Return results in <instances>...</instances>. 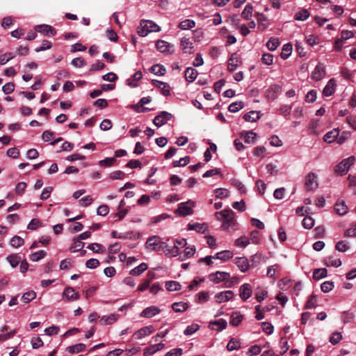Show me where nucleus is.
Returning <instances> with one entry per match:
<instances>
[{
	"label": "nucleus",
	"instance_id": "nucleus-41",
	"mask_svg": "<svg viewBox=\"0 0 356 356\" xmlns=\"http://www.w3.org/2000/svg\"><path fill=\"white\" fill-rule=\"evenodd\" d=\"M310 14L307 9H302L295 14V19L298 21H305L309 18Z\"/></svg>",
	"mask_w": 356,
	"mask_h": 356
},
{
	"label": "nucleus",
	"instance_id": "nucleus-35",
	"mask_svg": "<svg viewBox=\"0 0 356 356\" xmlns=\"http://www.w3.org/2000/svg\"><path fill=\"white\" fill-rule=\"evenodd\" d=\"M86 345L83 343H77L75 345L70 346L67 348V351L70 353H78L85 350Z\"/></svg>",
	"mask_w": 356,
	"mask_h": 356
},
{
	"label": "nucleus",
	"instance_id": "nucleus-12",
	"mask_svg": "<svg viewBox=\"0 0 356 356\" xmlns=\"http://www.w3.org/2000/svg\"><path fill=\"white\" fill-rule=\"evenodd\" d=\"M230 274L225 271H217L215 273L209 275V280L215 283H220L222 281L228 280Z\"/></svg>",
	"mask_w": 356,
	"mask_h": 356
},
{
	"label": "nucleus",
	"instance_id": "nucleus-45",
	"mask_svg": "<svg viewBox=\"0 0 356 356\" xmlns=\"http://www.w3.org/2000/svg\"><path fill=\"white\" fill-rule=\"evenodd\" d=\"M46 252L44 250H39L32 253L29 256V259L32 261H38L43 259L46 256Z\"/></svg>",
	"mask_w": 356,
	"mask_h": 356
},
{
	"label": "nucleus",
	"instance_id": "nucleus-44",
	"mask_svg": "<svg viewBox=\"0 0 356 356\" xmlns=\"http://www.w3.org/2000/svg\"><path fill=\"white\" fill-rule=\"evenodd\" d=\"M85 243L80 241L78 238L74 239L73 245L70 248V250L72 252H76L79 250H81V249L83 248Z\"/></svg>",
	"mask_w": 356,
	"mask_h": 356
},
{
	"label": "nucleus",
	"instance_id": "nucleus-43",
	"mask_svg": "<svg viewBox=\"0 0 356 356\" xmlns=\"http://www.w3.org/2000/svg\"><path fill=\"white\" fill-rule=\"evenodd\" d=\"M240 348H241L240 341L238 339H234V338L231 339L227 345V348L229 351L238 350Z\"/></svg>",
	"mask_w": 356,
	"mask_h": 356
},
{
	"label": "nucleus",
	"instance_id": "nucleus-30",
	"mask_svg": "<svg viewBox=\"0 0 356 356\" xmlns=\"http://www.w3.org/2000/svg\"><path fill=\"white\" fill-rule=\"evenodd\" d=\"M188 230H195L198 232L204 233L207 229V225L204 223H189L188 225Z\"/></svg>",
	"mask_w": 356,
	"mask_h": 356
},
{
	"label": "nucleus",
	"instance_id": "nucleus-62",
	"mask_svg": "<svg viewBox=\"0 0 356 356\" xmlns=\"http://www.w3.org/2000/svg\"><path fill=\"white\" fill-rule=\"evenodd\" d=\"M314 225V220L311 216H306L302 220V226L305 229H311Z\"/></svg>",
	"mask_w": 356,
	"mask_h": 356
},
{
	"label": "nucleus",
	"instance_id": "nucleus-4",
	"mask_svg": "<svg viewBox=\"0 0 356 356\" xmlns=\"http://www.w3.org/2000/svg\"><path fill=\"white\" fill-rule=\"evenodd\" d=\"M146 248L150 251H160L162 248H166V243L161 241L159 236H152L147 239Z\"/></svg>",
	"mask_w": 356,
	"mask_h": 356
},
{
	"label": "nucleus",
	"instance_id": "nucleus-5",
	"mask_svg": "<svg viewBox=\"0 0 356 356\" xmlns=\"http://www.w3.org/2000/svg\"><path fill=\"white\" fill-rule=\"evenodd\" d=\"M355 161V157L354 156H349L348 158L342 160L336 165L335 172L341 175L346 174L351 165L354 164Z\"/></svg>",
	"mask_w": 356,
	"mask_h": 356
},
{
	"label": "nucleus",
	"instance_id": "nucleus-42",
	"mask_svg": "<svg viewBox=\"0 0 356 356\" xmlns=\"http://www.w3.org/2000/svg\"><path fill=\"white\" fill-rule=\"evenodd\" d=\"M187 308V303L183 302H175L172 305V309L175 312H183L186 311Z\"/></svg>",
	"mask_w": 356,
	"mask_h": 356
},
{
	"label": "nucleus",
	"instance_id": "nucleus-31",
	"mask_svg": "<svg viewBox=\"0 0 356 356\" xmlns=\"http://www.w3.org/2000/svg\"><path fill=\"white\" fill-rule=\"evenodd\" d=\"M165 286L169 291H177L181 289V284L177 281H167Z\"/></svg>",
	"mask_w": 356,
	"mask_h": 356
},
{
	"label": "nucleus",
	"instance_id": "nucleus-26",
	"mask_svg": "<svg viewBox=\"0 0 356 356\" xmlns=\"http://www.w3.org/2000/svg\"><path fill=\"white\" fill-rule=\"evenodd\" d=\"M150 72L156 76H163L165 74V67L160 64H156L151 67Z\"/></svg>",
	"mask_w": 356,
	"mask_h": 356
},
{
	"label": "nucleus",
	"instance_id": "nucleus-61",
	"mask_svg": "<svg viewBox=\"0 0 356 356\" xmlns=\"http://www.w3.org/2000/svg\"><path fill=\"white\" fill-rule=\"evenodd\" d=\"M316 306H317L316 296L315 295L310 296V297L309 298V299L306 303L305 307L307 309H312V308H315Z\"/></svg>",
	"mask_w": 356,
	"mask_h": 356
},
{
	"label": "nucleus",
	"instance_id": "nucleus-58",
	"mask_svg": "<svg viewBox=\"0 0 356 356\" xmlns=\"http://www.w3.org/2000/svg\"><path fill=\"white\" fill-rule=\"evenodd\" d=\"M257 18L259 26H262L263 29H266L269 25L267 17L262 13H257Z\"/></svg>",
	"mask_w": 356,
	"mask_h": 356
},
{
	"label": "nucleus",
	"instance_id": "nucleus-53",
	"mask_svg": "<svg viewBox=\"0 0 356 356\" xmlns=\"http://www.w3.org/2000/svg\"><path fill=\"white\" fill-rule=\"evenodd\" d=\"M216 197L218 199H223L229 196V191L226 188H216L214 190Z\"/></svg>",
	"mask_w": 356,
	"mask_h": 356
},
{
	"label": "nucleus",
	"instance_id": "nucleus-22",
	"mask_svg": "<svg viewBox=\"0 0 356 356\" xmlns=\"http://www.w3.org/2000/svg\"><path fill=\"white\" fill-rule=\"evenodd\" d=\"M339 134L338 129H333L332 131H328L323 136V140L327 143H331L336 141Z\"/></svg>",
	"mask_w": 356,
	"mask_h": 356
},
{
	"label": "nucleus",
	"instance_id": "nucleus-37",
	"mask_svg": "<svg viewBox=\"0 0 356 356\" xmlns=\"http://www.w3.org/2000/svg\"><path fill=\"white\" fill-rule=\"evenodd\" d=\"M161 250H163L167 256L176 257L179 254L177 246L170 247L167 243L166 248H162Z\"/></svg>",
	"mask_w": 356,
	"mask_h": 356
},
{
	"label": "nucleus",
	"instance_id": "nucleus-14",
	"mask_svg": "<svg viewBox=\"0 0 356 356\" xmlns=\"http://www.w3.org/2000/svg\"><path fill=\"white\" fill-rule=\"evenodd\" d=\"M252 293V287L250 284H242L239 288V296L243 300H247Z\"/></svg>",
	"mask_w": 356,
	"mask_h": 356
},
{
	"label": "nucleus",
	"instance_id": "nucleus-21",
	"mask_svg": "<svg viewBox=\"0 0 356 356\" xmlns=\"http://www.w3.org/2000/svg\"><path fill=\"white\" fill-rule=\"evenodd\" d=\"M197 74V71L191 67H187L184 72L185 79L189 83L193 82L196 79Z\"/></svg>",
	"mask_w": 356,
	"mask_h": 356
},
{
	"label": "nucleus",
	"instance_id": "nucleus-1",
	"mask_svg": "<svg viewBox=\"0 0 356 356\" xmlns=\"http://www.w3.org/2000/svg\"><path fill=\"white\" fill-rule=\"evenodd\" d=\"M215 216L217 220L222 221V229L228 232H234L237 229V223L234 218V213L231 209H225L216 212Z\"/></svg>",
	"mask_w": 356,
	"mask_h": 356
},
{
	"label": "nucleus",
	"instance_id": "nucleus-32",
	"mask_svg": "<svg viewBox=\"0 0 356 356\" xmlns=\"http://www.w3.org/2000/svg\"><path fill=\"white\" fill-rule=\"evenodd\" d=\"M334 209L336 212L340 215L343 216L348 212V207L343 202H338L335 204Z\"/></svg>",
	"mask_w": 356,
	"mask_h": 356
},
{
	"label": "nucleus",
	"instance_id": "nucleus-59",
	"mask_svg": "<svg viewBox=\"0 0 356 356\" xmlns=\"http://www.w3.org/2000/svg\"><path fill=\"white\" fill-rule=\"evenodd\" d=\"M334 288V283L331 281H325L321 285V289L324 293L331 291Z\"/></svg>",
	"mask_w": 356,
	"mask_h": 356
},
{
	"label": "nucleus",
	"instance_id": "nucleus-11",
	"mask_svg": "<svg viewBox=\"0 0 356 356\" xmlns=\"http://www.w3.org/2000/svg\"><path fill=\"white\" fill-rule=\"evenodd\" d=\"M234 296V293L231 290L221 291L215 295L214 298L218 303H222L232 300Z\"/></svg>",
	"mask_w": 356,
	"mask_h": 356
},
{
	"label": "nucleus",
	"instance_id": "nucleus-56",
	"mask_svg": "<svg viewBox=\"0 0 356 356\" xmlns=\"http://www.w3.org/2000/svg\"><path fill=\"white\" fill-rule=\"evenodd\" d=\"M24 240L19 236H14L10 239V245L13 248H19V247L22 246L24 244Z\"/></svg>",
	"mask_w": 356,
	"mask_h": 356
},
{
	"label": "nucleus",
	"instance_id": "nucleus-2",
	"mask_svg": "<svg viewBox=\"0 0 356 356\" xmlns=\"http://www.w3.org/2000/svg\"><path fill=\"white\" fill-rule=\"evenodd\" d=\"M160 31L161 28L151 20H142L138 28V33L141 37H145L151 32H159Z\"/></svg>",
	"mask_w": 356,
	"mask_h": 356
},
{
	"label": "nucleus",
	"instance_id": "nucleus-27",
	"mask_svg": "<svg viewBox=\"0 0 356 356\" xmlns=\"http://www.w3.org/2000/svg\"><path fill=\"white\" fill-rule=\"evenodd\" d=\"M147 264L146 263H141L138 266L130 270V274L134 276H138L144 273L147 269Z\"/></svg>",
	"mask_w": 356,
	"mask_h": 356
},
{
	"label": "nucleus",
	"instance_id": "nucleus-55",
	"mask_svg": "<svg viewBox=\"0 0 356 356\" xmlns=\"http://www.w3.org/2000/svg\"><path fill=\"white\" fill-rule=\"evenodd\" d=\"M231 182H232V184L238 189V191L240 193L243 194L246 192L245 186L238 179H233L231 181Z\"/></svg>",
	"mask_w": 356,
	"mask_h": 356
},
{
	"label": "nucleus",
	"instance_id": "nucleus-48",
	"mask_svg": "<svg viewBox=\"0 0 356 356\" xmlns=\"http://www.w3.org/2000/svg\"><path fill=\"white\" fill-rule=\"evenodd\" d=\"M355 318V314L350 311L343 312L341 314V320L344 323H351Z\"/></svg>",
	"mask_w": 356,
	"mask_h": 356
},
{
	"label": "nucleus",
	"instance_id": "nucleus-51",
	"mask_svg": "<svg viewBox=\"0 0 356 356\" xmlns=\"http://www.w3.org/2000/svg\"><path fill=\"white\" fill-rule=\"evenodd\" d=\"M350 246L348 242L346 241H340L337 243L335 248L337 251L345 252L349 249Z\"/></svg>",
	"mask_w": 356,
	"mask_h": 356
},
{
	"label": "nucleus",
	"instance_id": "nucleus-40",
	"mask_svg": "<svg viewBox=\"0 0 356 356\" xmlns=\"http://www.w3.org/2000/svg\"><path fill=\"white\" fill-rule=\"evenodd\" d=\"M36 298V293L31 290L29 291L22 296V300L24 303H29L31 300H34Z\"/></svg>",
	"mask_w": 356,
	"mask_h": 356
},
{
	"label": "nucleus",
	"instance_id": "nucleus-18",
	"mask_svg": "<svg viewBox=\"0 0 356 356\" xmlns=\"http://www.w3.org/2000/svg\"><path fill=\"white\" fill-rule=\"evenodd\" d=\"M336 86L335 81L333 79H330L323 90V95L330 97L333 95L336 90Z\"/></svg>",
	"mask_w": 356,
	"mask_h": 356
},
{
	"label": "nucleus",
	"instance_id": "nucleus-8",
	"mask_svg": "<svg viewBox=\"0 0 356 356\" xmlns=\"http://www.w3.org/2000/svg\"><path fill=\"white\" fill-rule=\"evenodd\" d=\"M35 30L47 37H52L56 34V31L51 26L44 24L36 25Z\"/></svg>",
	"mask_w": 356,
	"mask_h": 356
},
{
	"label": "nucleus",
	"instance_id": "nucleus-24",
	"mask_svg": "<svg viewBox=\"0 0 356 356\" xmlns=\"http://www.w3.org/2000/svg\"><path fill=\"white\" fill-rule=\"evenodd\" d=\"M118 318V315L116 314H111L107 316H103L99 322L102 325H111L114 323Z\"/></svg>",
	"mask_w": 356,
	"mask_h": 356
},
{
	"label": "nucleus",
	"instance_id": "nucleus-54",
	"mask_svg": "<svg viewBox=\"0 0 356 356\" xmlns=\"http://www.w3.org/2000/svg\"><path fill=\"white\" fill-rule=\"evenodd\" d=\"M87 248L90 250H92L95 253L103 252L104 250V247L101 244L97 243H93L89 244L87 246Z\"/></svg>",
	"mask_w": 356,
	"mask_h": 356
},
{
	"label": "nucleus",
	"instance_id": "nucleus-28",
	"mask_svg": "<svg viewBox=\"0 0 356 356\" xmlns=\"http://www.w3.org/2000/svg\"><path fill=\"white\" fill-rule=\"evenodd\" d=\"M195 22L193 19H185L184 21H181L179 24L178 27L181 30H189L195 27Z\"/></svg>",
	"mask_w": 356,
	"mask_h": 356
},
{
	"label": "nucleus",
	"instance_id": "nucleus-57",
	"mask_svg": "<svg viewBox=\"0 0 356 356\" xmlns=\"http://www.w3.org/2000/svg\"><path fill=\"white\" fill-rule=\"evenodd\" d=\"M52 47V43L47 40H44L42 42V44L40 47L35 48V52H40L42 51H45L47 49H49Z\"/></svg>",
	"mask_w": 356,
	"mask_h": 356
},
{
	"label": "nucleus",
	"instance_id": "nucleus-36",
	"mask_svg": "<svg viewBox=\"0 0 356 356\" xmlns=\"http://www.w3.org/2000/svg\"><path fill=\"white\" fill-rule=\"evenodd\" d=\"M325 264L327 266L339 267L341 265V261L339 259L327 257L325 258Z\"/></svg>",
	"mask_w": 356,
	"mask_h": 356
},
{
	"label": "nucleus",
	"instance_id": "nucleus-20",
	"mask_svg": "<svg viewBox=\"0 0 356 356\" xmlns=\"http://www.w3.org/2000/svg\"><path fill=\"white\" fill-rule=\"evenodd\" d=\"M181 47L185 54H192L193 52V45L189 38H183L181 40Z\"/></svg>",
	"mask_w": 356,
	"mask_h": 356
},
{
	"label": "nucleus",
	"instance_id": "nucleus-52",
	"mask_svg": "<svg viewBox=\"0 0 356 356\" xmlns=\"http://www.w3.org/2000/svg\"><path fill=\"white\" fill-rule=\"evenodd\" d=\"M200 329V325L196 323H193L186 327L184 331V334L186 336L192 335Z\"/></svg>",
	"mask_w": 356,
	"mask_h": 356
},
{
	"label": "nucleus",
	"instance_id": "nucleus-6",
	"mask_svg": "<svg viewBox=\"0 0 356 356\" xmlns=\"http://www.w3.org/2000/svg\"><path fill=\"white\" fill-rule=\"evenodd\" d=\"M172 115L167 111H161L153 120V123L157 127H160L171 120Z\"/></svg>",
	"mask_w": 356,
	"mask_h": 356
},
{
	"label": "nucleus",
	"instance_id": "nucleus-47",
	"mask_svg": "<svg viewBox=\"0 0 356 356\" xmlns=\"http://www.w3.org/2000/svg\"><path fill=\"white\" fill-rule=\"evenodd\" d=\"M196 249L194 245L186 247L183 256H180L181 260L193 257L195 253Z\"/></svg>",
	"mask_w": 356,
	"mask_h": 356
},
{
	"label": "nucleus",
	"instance_id": "nucleus-3",
	"mask_svg": "<svg viewBox=\"0 0 356 356\" xmlns=\"http://www.w3.org/2000/svg\"><path fill=\"white\" fill-rule=\"evenodd\" d=\"M195 206V202L191 200H188L185 202H181L178 204V207L175 210V213L181 217L192 215Z\"/></svg>",
	"mask_w": 356,
	"mask_h": 356
},
{
	"label": "nucleus",
	"instance_id": "nucleus-33",
	"mask_svg": "<svg viewBox=\"0 0 356 356\" xmlns=\"http://www.w3.org/2000/svg\"><path fill=\"white\" fill-rule=\"evenodd\" d=\"M327 270L326 268H316L314 270L313 278L315 280H319L327 277Z\"/></svg>",
	"mask_w": 356,
	"mask_h": 356
},
{
	"label": "nucleus",
	"instance_id": "nucleus-46",
	"mask_svg": "<svg viewBox=\"0 0 356 356\" xmlns=\"http://www.w3.org/2000/svg\"><path fill=\"white\" fill-rule=\"evenodd\" d=\"M250 243V239L245 236L239 237L237 239H236V241H235V245L237 247H240V248H245V247L248 246Z\"/></svg>",
	"mask_w": 356,
	"mask_h": 356
},
{
	"label": "nucleus",
	"instance_id": "nucleus-19",
	"mask_svg": "<svg viewBox=\"0 0 356 356\" xmlns=\"http://www.w3.org/2000/svg\"><path fill=\"white\" fill-rule=\"evenodd\" d=\"M161 312V309L155 306L146 307L141 312L140 316L145 318H152Z\"/></svg>",
	"mask_w": 356,
	"mask_h": 356
},
{
	"label": "nucleus",
	"instance_id": "nucleus-17",
	"mask_svg": "<svg viewBox=\"0 0 356 356\" xmlns=\"http://www.w3.org/2000/svg\"><path fill=\"white\" fill-rule=\"evenodd\" d=\"M153 331L154 330L152 326H145L136 331L134 334L133 337L137 339H142L144 337L150 335Z\"/></svg>",
	"mask_w": 356,
	"mask_h": 356
},
{
	"label": "nucleus",
	"instance_id": "nucleus-39",
	"mask_svg": "<svg viewBox=\"0 0 356 356\" xmlns=\"http://www.w3.org/2000/svg\"><path fill=\"white\" fill-rule=\"evenodd\" d=\"M292 52V45L289 43L285 44L282 47V51L280 56L283 59H287Z\"/></svg>",
	"mask_w": 356,
	"mask_h": 356
},
{
	"label": "nucleus",
	"instance_id": "nucleus-7",
	"mask_svg": "<svg viewBox=\"0 0 356 356\" xmlns=\"http://www.w3.org/2000/svg\"><path fill=\"white\" fill-rule=\"evenodd\" d=\"M305 187L309 191H314L318 188V179L316 174L314 172L309 173L305 177Z\"/></svg>",
	"mask_w": 356,
	"mask_h": 356
},
{
	"label": "nucleus",
	"instance_id": "nucleus-13",
	"mask_svg": "<svg viewBox=\"0 0 356 356\" xmlns=\"http://www.w3.org/2000/svg\"><path fill=\"white\" fill-rule=\"evenodd\" d=\"M63 298H65L67 301H74L79 298V294L76 292L73 287H66L62 294Z\"/></svg>",
	"mask_w": 356,
	"mask_h": 356
},
{
	"label": "nucleus",
	"instance_id": "nucleus-60",
	"mask_svg": "<svg viewBox=\"0 0 356 356\" xmlns=\"http://www.w3.org/2000/svg\"><path fill=\"white\" fill-rule=\"evenodd\" d=\"M189 161H190V157L188 156H186L183 158H181L179 160L175 161L173 162V166L175 168L185 166L189 163Z\"/></svg>",
	"mask_w": 356,
	"mask_h": 356
},
{
	"label": "nucleus",
	"instance_id": "nucleus-10",
	"mask_svg": "<svg viewBox=\"0 0 356 356\" xmlns=\"http://www.w3.org/2000/svg\"><path fill=\"white\" fill-rule=\"evenodd\" d=\"M156 47L157 50L163 54H172L174 51V46L163 40L156 41Z\"/></svg>",
	"mask_w": 356,
	"mask_h": 356
},
{
	"label": "nucleus",
	"instance_id": "nucleus-9",
	"mask_svg": "<svg viewBox=\"0 0 356 356\" xmlns=\"http://www.w3.org/2000/svg\"><path fill=\"white\" fill-rule=\"evenodd\" d=\"M280 92L281 86L277 84H273L266 90L265 96L268 100L273 101L277 98Z\"/></svg>",
	"mask_w": 356,
	"mask_h": 356
},
{
	"label": "nucleus",
	"instance_id": "nucleus-16",
	"mask_svg": "<svg viewBox=\"0 0 356 356\" xmlns=\"http://www.w3.org/2000/svg\"><path fill=\"white\" fill-rule=\"evenodd\" d=\"M325 67L321 64H318L316 66L315 69L312 72L311 77L315 81H320L325 76Z\"/></svg>",
	"mask_w": 356,
	"mask_h": 356
},
{
	"label": "nucleus",
	"instance_id": "nucleus-25",
	"mask_svg": "<svg viewBox=\"0 0 356 356\" xmlns=\"http://www.w3.org/2000/svg\"><path fill=\"white\" fill-rule=\"evenodd\" d=\"M260 113L256 111H251L247 113L243 118L247 122H254L260 118Z\"/></svg>",
	"mask_w": 356,
	"mask_h": 356
},
{
	"label": "nucleus",
	"instance_id": "nucleus-23",
	"mask_svg": "<svg viewBox=\"0 0 356 356\" xmlns=\"http://www.w3.org/2000/svg\"><path fill=\"white\" fill-rule=\"evenodd\" d=\"M143 78V74L140 71L135 72L131 78L127 79V84L132 88H136L138 86V81Z\"/></svg>",
	"mask_w": 356,
	"mask_h": 356
},
{
	"label": "nucleus",
	"instance_id": "nucleus-50",
	"mask_svg": "<svg viewBox=\"0 0 356 356\" xmlns=\"http://www.w3.org/2000/svg\"><path fill=\"white\" fill-rule=\"evenodd\" d=\"M244 106V104L243 102H236L232 104H231L229 107L228 110L230 113H236L241 109H242Z\"/></svg>",
	"mask_w": 356,
	"mask_h": 356
},
{
	"label": "nucleus",
	"instance_id": "nucleus-63",
	"mask_svg": "<svg viewBox=\"0 0 356 356\" xmlns=\"http://www.w3.org/2000/svg\"><path fill=\"white\" fill-rule=\"evenodd\" d=\"M261 62L267 65H271L273 63V56L270 54L266 53L262 55Z\"/></svg>",
	"mask_w": 356,
	"mask_h": 356
},
{
	"label": "nucleus",
	"instance_id": "nucleus-49",
	"mask_svg": "<svg viewBox=\"0 0 356 356\" xmlns=\"http://www.w3.org/2000/svg\"><path fill=\"white\" fill-rule=\"evenodd\" d=\"M243 316L238 312H234L231 316V324L234 326L238 325L242 321Z\"/></svg>",
	"mask_w": 356,
	"mask_h": 356
},
{
	"label": "nucleus",
	"instance_id": "nucleus-34",
	"mask_svg": "<svg viewBox=\"0 0 356 356\" xmlns=\"http://www.w3.org/2000/svg\"><path fill=\"white\" fill-rule=\"evenodd\" d=\"M253 6L250 4H248L245 6L243 10L241 13L242 17L245 20H250L252 17Z\"/></svg>",
	"mask_w": 356,
	"mask_h": 356
},
{
	"label": "nucleus",
	"instance_id": "nucleus-64",
	"mask_svg": "<svg viewBox=\"0 0 356 356\" xmlns=\"http://www.w3.org/2000/svg\"><path fill=\"white\" fill-rule=\"evenodd\" d=\"M344 235L346 237H356V223L352 224L351 227L345 231Z\"/></svg>",
	"mask_w": 356,
	"mask_h": 356
},
{
	"label": "nucleus",
	"instance_id": "nucleus-38",
	"mask_svg": "<svg viewBox=\"0 0 356 356\" xmlns=\"http://www.w3.org/2000/svg\"><path fill=\"white\" fill-rule=\"evenodd\" d=\"M266 47L270 50V51H275L277 49V48L279 47L280 45V41L277 38H270L268 42H266Z\"/></svg>",
	"mask_w": 356,
	"mask_h": 356
},
{
	"label": "nucleus",
	"instance_id": "nucleus-29",
	"mask_svg": "<svg viewBox=\"0 0 356 356\" xmlns=\"http://www.w3.org/2000/svg\"><path fill=\"white\" fill-rule=\"evenodd\" d=\"M21 257L17 254H13L6 257V260L13 268H15L21 261Z\"/></svg>",
	"mask_w": 356,
	"mask_h": 356
},
{
	"label": "nucleus",
	"instance_id": "nucleus-15",
	"mask_svg": "<svg viewBox=\"0 0 356 356\" xmlns=\"http://www.w3.org/2000/svg\"><path fill=\"white\" fill-rule=\"evenodd\" d=\"M234 261L235 264L242 273H245L249 270L250 266L249 261L246 257H236Z\"/></svg>",
	"mask_w": 356,
	"mask_h": 356
}]
</instances>
